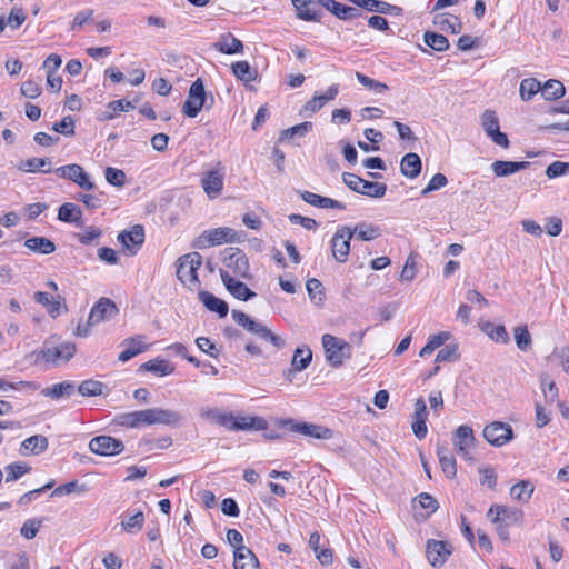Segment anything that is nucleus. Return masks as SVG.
Here are the masks:
<instances>
[{
	"label": "nucleus",
	"mask_w": 569,
	"mask_h": 569,
	"mask_svg": "<svg viewBox=\"0 0 569 569\" xmlns=\"http://www.w3.org/2000/svg\"><path fill=\"white\" fill-rule=\"evenodd\" d=\"M118 241L134 254L144 241V230L142 226L136 224L129 231H122L118 234Z\"/></svg>",
	"instance_id": "5701e85b"
},
{
	"label": "nucleus",
	"mask_w": 569,
	"mask_h": 569,
	"mask_svg": "<svg viewBox=\"0 0 569 569\" xmlns=\"http://www.w3.org/2000/svg\"><path fill=\"white\" fill-rule=\"evenodd\" d=\"M223 263L231 270L236 277H249V262L246 254L238 248H228L224 250Z\"/></svg>",
	"instance_id": "f3484780"
},
{
	"label": "nucleus",
	"mask_w": 569,
	"mask_h": 569,
	"mask_svg": "<svg viewBox=\"0 0 569 569\" xmlns=\"http://www.w3.org/2000/svg\"><path fill=\"white\" fill-rule=\"evenodd\" d=\"M569 173V162L555 161L546 169V176L549 179H555Z\"/></svg>",
	"instance_id": "774afa93"
},
{
	"label": "nucleus",
	"mask_w": 569,
	"mask_h": 569,
	"mask_svg": "<svg viewBox=\"0 0 569 569\" xmlns=\"http://www.w3.org/2000/svg\"><path fill=\"white\" fill-rule=\"evenodd\" d=\"M449 338L450 333L447 331L429 336L428 341L420 350L419 356L426 357L431 355L437 348L441 347L447 340H449Z\"/></svg>",
	"instance_id": "de8ad7c7"
},
{
	"label": "nucleus",
	"mask_w": 569,
	"mask_h": 569,
	"mask_svg": "<svg viewBox=\"0 0 569 569\" xmlns=\"http://www.w3.org/2000/svg\"><path fill=\"white\" fill-rule=\"evenodd\" d=\"M202 264V257L198 252L182 256L178 260L177 277L184 284L199 283L198 269Z\"/></svg>",
	"instance_id": "6e6552de"
},
{
	"label": "nucleus",
	"mask_w": 569,
	"mask_h": 569,
	"mask_svg": "<svg viewBox=\"0 0 569 569\" xmlns=\"http://www.w3.org/2000/svg\"><path fill=\"white\" fill-rule=\"evenodd\" d=\"M89 449L99 456H114L123 451L124 445L110 436H97L90 440Z\"/></svg>",
	"instance_id": "aec40b11"
},
{
	"label": "nucleus",
	"mask_w": 569,
	"mask_h": 569,
	"mask_svg": "<svg viewBox=\"0 0 569 569\" xmlns=\"http://www.w3.org/2000/svg\"><path fill=\"white\" fill-rule=\"evenodd\" d=\"M17 168L23 172L48 173L51 171V162L48 158H30L20 161Z\"/></svg>",
	"instance_id": "72a5a7b5"
},
{
	"label": "nucleus",
	"mask_w": 569,
	"mask_h": 569,
	"mask_svg": "<svg viewBox=\"0 0 569 569\" xmlns=\"http://www.w3.org/2000/svg\"><path fill=\"white\" fill-rule=\"evenodd\" d=\"M353 234L362 241L375 240L380 237L381 232L378 226H373L371 223H358L353 229Z\"/></svg>",
	"instance_id": "09e8293b"
},
{
	"label": "nucleus",
	"mask_w": 569,
	"mask_h": 569,
	"mask_svg": "<svg viewBox=\"0 0 569 569\" xmlns=\"http://www.w3.org/2000/svg\"><path fill=\"white\" fill-rule=\"evenodd\" d=\"M140 411L142 426L164 425L176 427L183 420V416L180 412L171 409L150 408Z\"/></svg>",
	"instance_id": "423d86ee"
},
{
	"label": "nucleus",
	"mask_w": 569,
	"mask_h": 569,
	"mask_svg": "<svg viewBox=\"0 0 569 569\" xmlns=\"http://www.w3.org/2000/svg\"><path fill=\"white\" fill-rule=\"evenodd\" d=\"M306 289L308 292V296L312 302H315L317 306H320L323 302L325 293H323V287L322 283L316 279L311 278L307 280Z\"/></svg>",
	"instance_id": "5fc2aeb1"
},
{
	"label": "nucleus",
	"mask_w": 569,
	"mask_h": 569,
	"mask_svg": "<svg viewBox=\"0 0 569 569\" xmlns=\"http://www.w3.org/2000/svg\"><path fill=\"white\" fill-rule=\"evenodd\" d=\"M452 553V546L447 541L428 540L426 546V555L432 567H441Z\"/></svg>",
	"instance_id": "412c9836"
},
{
	"label": "nucleus",
	"mask_w": 569,
	"mask_h": 569,
	"mask_svg": "<svg viewBox=\"0 0 569 569\" xmlns=\"http://www.w3.org/2000/svg\"><path fill=\"white\" fill-rule=\"evenodd\" d=\"M144 522V515L142 511L136 512L133 516L121 521V528L129 533L139 532Z\"/></svg>",
	"instance_id": "4d7b16f0"
},
{
	"label": "nucleus",
	"mask_w": 569,
	"mask_h": 569,
	"mask_svg": "<svg viewBox=\"0 0 569 569\" xmlns=\"http://www.w3.org/2000/svg\"><path fill=\"white\" fill-rule=\"evenodd\" d=\"M231 316L236 323L243 327L247 331L258 336L260 339L269 341L276 348L280 349L284 346V341L280 336L273 333L262 323L254 321L244 312L232 310Z\"/></svg>",
	"instance_id": "20e7f679"
},
{
	"label": "nucleus",
	"mask_w": 569,
	"mask_h": 569,
	"mask_svg": "<svg viewBox=\"0 0 569 569\" xmlns=\"http://www.w3.org/2000/svg\"><path fill=\"white\" fill-rule=\"evenodd\" d=\"M234 569H260L259 560L246 546L237 547L234 550Z\"/></svg>",
	"instance_id": "a878e982"
},
{
	"label": "nucleus",
	"mask_w": 569,
	"mask_h": 569,
	"mask_svg": "<svg viewBox=\"0 0 569 569\" xmlns=\"http://www.w3.org/2000/svg\"><path fill=\"white\" fill-rule=\"evenodd\" d=\"M198 298L207 309L217 312L220 318H224L228 315L229 308L224 300L217 298L208 291H200Z\"/></svg>",
	"instance_id": "c85d7f7f"
},
{
	"label": "nucleus",
	"mask_w": 569,
	"mask_h": 569,
	"mask_svg": "<svg viewBox=\"0 0 569 569\" xmlns=\"http://www.w3.org/2000/svg\"><path fill=\"white\" fill-rule=\"evenodd\" d=\"M54 173L61 179L72 181L81 189L92 190L94 188V183L91 181L90 176L80 164L71 163L59 167L54 170Z\"/></svg>",
	"instance_id": "2eb2a0df"
},
{
	"label": "nucleus",
	"mask_w": 569,
	"mask_h": 569,
	"mask_svg": "<svg viewBox=\"0 0 569 569\" xmlns=\"http://www.w3.org/2000/svg\"><path fill=\"white\" fill-rule=\"evenodd\" d=\"M435 24H437L442 31H450L451 33H459L462 30L461 21L448 13L438 14L433 19Z\"/></svg>",
	"instance_id": "37998d69"
},
{
	"label": "nucleus",
	"mask_w": 569,
	"mask_h": 569,
	"mask_svg": "<svg viewBox=\"0 0 569 569\" xmlns=\"http://www.w3.org/2000/svg\"><path fill=\"white\" fill-rule=\"evenodd\" d=\"M33 298L36 302L47 307L52 318L59 316L62 309L67 310V307L61 305L60 298L58 300L51 299L47 292L37 291Z\"/></svg>",
	"instance_id": "58836bf2"
},
{
	"label": "nucleus",
	"mask_w": 569,
	"mask_h": 569,
	"mask_svg": "<svg viewBox=\"0 0 569 569\" xmlns=\"http://www.w3.org/2000/svg\"><path fill=\"white\" fill-rule=\"evenodd\" d=\"M233 74L241 81L250 82L256 80L257 71L247 61H238L231 66Z\"/></svg>",
	"instance_id": "8fccbe9b"
},
{
	"label": "nucleus",
	"mask_w": 569,
	"mask_h": 569,
	"mask_svg": "<svg viewBox=\"0 0 569 569\" xmlns=\"http://www.w3.org/2000/svg\"><path fill=\"white\" fill-rule=\"evenodd\" d=\"M24 247L41 254H50L56 251V244L46 237H31L24 241Z\"/></svg>",
	"instance_id": "f704fd0d"
},
{
	"label": "nucleus",
	"mask_w": 569,
	"mask_h": 569,
	"mask_svg": "<svg viewBox=\"0 0 569 569\" xmlns=\"http://www.w3.org/2000/svg\"><path fill=\"white\" fill-rule=\"evenodd\" d=\"M342 180L345 184L355 192L371 198H382L387 191V186L385 183L367 181L355 173H343Z\"/></svg>",
	"instance_id": "0eeeda50"
},
{
	"label": "nucleus",
	"mask_w": 569,
	"mask_h": 569,
	"mask_svg": "<svg viewBox=\"0 0 569 569\" xmlns=\"http://www.w3.org/2000/svg\"><path fill=\"white\" fill-rule=\"evenodd\" d=\"M423 40L427 46L439 52L446 51L449 48L448 39L439 33L427 31Z\"/></svg>",
	"instance_id": "6e6d98bb"
},
{
	"label": "nucleus",
	"mask_w": 569,
	"mask_h": 569,
	"mask_svg": "<svg viewBox=\"0 0 569 569\" xmlns=\"http://www.w3.org/2000/svg\"><path fill=\"white\" fill-rule=\"evenodd\" d=\"M312 360V352L309 348H297L293 352L291 367L293 371L305 370Z\"/></svg>",
	"instance_id": "a18cd8bd"
},
{
	"label": "nucleus",
	"mask_w": 569,
	"mask_h": 569,
	"mask_svg": "<svg viewBox=\"0 0 569 569\" xmlns=\"http://www.w3.org/2000/svg\"><path fill=\"white\" fill-rule=\"evenodd\" d=\"M279 426L289 427L292 432L308 438L328 440L332 438V430L316 423L297 422L293 419L280 420Z\"/></svg>",
	"instance_id": "9b49d317"
},
{
	"label": "nucleus",
	"mask_w": 569,
	"mask_h": 569,
	"mask_svg": "<svg viewBox=\"0 0 569 569\" xmlns=\"http://www.w3.org/2000/svg\"><path fill=\"white\" fill-rule=\"evenodd\" d=\"M486 332L492 340L503 343V345L508 343L510 340L509 335H508L505 326H502V325L495 326V325L488 323L486 326Z\"/></svg>",
	"instance_id": "0e129e2a"
},
{
	"label": "nucleus",
	"mask_w": 569,
	"mask_h": 569,
	"mask_svg": "<svg viewBox=\"0 0 569 569\" xmlns=\"http://www.w3.org/2000/svg\"><path fill=\"white\" fill-rule=\"evenodd\" d=\"M529 166L530 162L528 161L496 160L491 163V170L497 178H505L521 170H525Z\"/></svg>",
	"instance_id": "393cba45"
},
{
	"label": "nucleus",
	"mask_w": 569,
	"mask_h": 569,
	"mask_svg": "<svg viewBox=\"0 0 569 569\" xmlns=\"http://www.w3.org/2000/svg\"><path fill=\"white\" fill-rule=\"evenodd\" d=\"M146 339L147 338L143 335H138L126 339L122 342L124 349L118 356L119 361L126 362L134 356L143 352L147 349Z\"/></svg>",
	"instance_id": "b1692460"
},
{
	"label": "nucleus",
	"mask_w": 569,
	"mask_h": 569,
	"mask_svg": "<svg viewBox=\"0 0 569 569\" xmlns=\"http://www.w3.org/2000/svg\"><path fill=\"white\" fill-rule=\"evenodd\" d=\"M481 127L488 138L491 139V141L503 148L508 149L510 146V141L506 133L500 131V124L497 113L493 110H486L481 114Z\"/></svg>",
	"instance_id": "9d476101"
},
{
	"label": "nucleus",
	"mask_w": 569,
	"mask_h": 569,
	"mask_svg": "<svg viewBox=\"0 0 569 569\" xmlns=\"http://www.w3.org/2000/svg\"><path fill=\"white\" fill-rule=\"evenodd\" d=\"M513 338L517 347L521 351H527L531 348L532 339L526 325L518 326L513 329Z\"/></svg>",
	"instance_id": "864d4df0"
},
{
	"label": "nucleus",
	"mask_w": 569,
	"mask_h": 569,
	"mask_svg": "<svg viewBox=\"0 0 569 569\" xmlns=\"http://www.w3.org/2000/svg\"><path fill=\"white\" fill-rule=\"evenodd\" d=\"M230 422L227 430L230 431H261L268 428V421L258 416H234L230 412Z\"/></svg>",
	"instance_id": "a211bd4d"
},
{
	"label": "nucleus",
	"mask_w": 569,
	"mask_h": 569,
	"mask_svg": "<svg viewBox=\"0 0 569 569\" xmlns=\"http://www.w3.org/2000/svg\"><path fill=\"white\" fill-rule=\"evenodd\" d=\"M539 383L546 401L548 403L555 402L559 396V390L553 379L547 372H541Z\"/></svg>",
	"instance_id": "79ce46f5"
},
{
	"label": "nucleus",
	"mask_w": 569,
	"mask_h": 569,
	"mask_svg": "<svg viewBox=\"0 0 569 569\" xmlns=\"http://www.w3.org/2000/svg\"><path fill=\"white\" fill-rule=\"evenodd\" d=\"M535 487L529 480H521L511 487L510 496L521 503H527Z\"/></svg>",
	"instance_id": "ea45409f"
},
{
	"label": "nucleus",
	"mask_w": 569,
	"mask_h": 569,
	"mask_svg": "<svg viewBox=\"0 0 569 569\" xmlns=\"http://www.w3.org/2000/svg\"><path fill=\"white\" fill-rule=\"evenodd\" d=\"M119 312L117 305L109 298H100L91 308L86 323H79L74 336L86 338L90 335L91 328L103 321L113 319Z\"/></svg>",
	"instance_id": "f03ea898"
},
{
	"label": "nucleus",
	"mask_w": 569,
	"mask_h": 569,
	"mask_svg": "<svg viewBox=\"0 0 569 569\" xmlns=\"http://www.w3.org/2000/svg\"><path fill=\"white\" fill-rule=\"evenodd\" d=\"M352 237L353 231L349 226H341L333 233L330 241V248L332 257L337 262L343 263L347 261Z\"/></svg>",
	"instance_id": "1a4fd4ad"
},
{
	"label": "nucleus",
	"mask_w": 569,
	"mask_h": 569,
	"mask_svg": "<svg viewBox=\"0 0 569 569\" xmlns=\"http://www.w3.org/2000/svg\"><path fill=\"white\" fill-rule=\"evenodd\" d=\"M224 167L219 162L201 177V187L209 199H216L223 190Z\"/></svg>",
	"instance_id": "4468645a"
},
{
	"label": "nucleus",
	"mask_w": 569,
	"mask_h": 569,
	"mask_svg": "<svg viewBox=\"0 0 569 569\" xmlns=\"http://www.w3.org/2000/svg\"><path fill=\"white\" fill-rule=\"evenodd\" d=\"M81 217V209L72 203H63L58 210V219L63 222H74Z\"/></svg>",
	"instance_id": "603ef678"
},
{
	"label": "nucleus",
	"mask_w": 569,
	"mask_h": 569,
	"mask_svg": "<svg viewBox=\"0 0 569 569\" xmlns=\"http://www.w3.org/2000/svg\"><path fill=\"white\" fill-rule=\"evenodd\" d=\"M239 240L238 233L228 227H221L203 231L193 243L194 248L206 249L222 243H233Z\"/></svg>",
	"instance_id": "39448f33"
},
{
	"label": "nucleus",
	"mask_w": 569,
	"mask_h": 569,
	"mask_svg": "<svg viewBox=\"0 0 569 569\" xmlns=\"http://www.w3.org/2000/svg\"><path fill=\"white\" fill-rule=\"evenodd\" d=\"M78 391L84 397L100 396L103 392V383L97 380H86L79 385Z\"/></svg>",
	"instance_id": "bf43d9fd"
},
{
	"label": "nucleus",
	"mask_w": 569,
	"mask_h": 569,
	"mask_svg": "<svg viewBox=\"0 0 569 569\" xmlns=\"http://www.w3.org/2000/svg\"><path fill=\"white\" fill-rule=\"evenodd\" d=\"M76 343L64 341L60 345H44L40 350L32 353L33 362L44 368H54L68 362L76 353Z\"/></svg>",
	"instance_id": "f257e3e1"
},
{
	"label": "nucleus",
	"mask_w": 569,
	"mask_h": 569,
	"mask_svg": "<svg viewBox=\"0 0 569 569\" xmlns=\"http://www.w3.org/2000/svg\"><path fill=\"white\" fill-rule=\"evenodd\" d=\"M220 276L223 284L234 298L247 301L256 296V293L249 289L246 283L236 280L229 271L221 270Z\"/></svg>",
	"instance_id": "4be33fe9"
},
{
	"label": "nucleus",
	"mask_w": 569,
	"mask_h": 569,
	"mask_svg": "<svg viewBox=\"0 0 569 569\" xmlns=\"http://www.w3.org/2000/svg\"><path fill=\"white\" fill-rule=\"evenodd\" d=\"M311 129H312L311 122L306 121V122L299 123V124L293 126L287 130H283L281 132L280 140H290V139L295 138L296 136L305 137Z\"/></svg>",
	"instance_id": "680f3d73"
},
{
	"label": "nucleus",
	"mask_w": 569,
	"mask_h": 569,
	"mask_svg": "<svg viewBox=\"0 0 569 569\" xmlns=\"http://www.w3.org/2000/svg\"><path fill=\"white\" fill-rule=\"evenodd\" d=\"M48 439L47 437L42 435H36L27 438L23 440L21 448L26 452H22V455L31 453V455H40L48 449Z\"/></svg>",
	"instance_id": "c9c22d12"
},
{
	"label": "nucleus",
	"mask_w": 569,
	"mask_h": 569,
	"mask_svg": "<svg viewBox=\"0 0 569 569\" xmlns=\"http://www.w3.org/2000/svg\"><path fill=\"white\" fill-rule=\"evenodd\" d=\"M538 92H541V83L536 78H527L521 81L519 93L523 101L531 100Z\"/></svg>",
	"instance_id": "3c124183"
},
{
	"label": "nucleus",
	"mask_w": 569,
	"mask_h": 569,
	"mask_svg": "<svg viewBox=\"0 0 569 569\" xmlns=\"http://www.w3.org/2000/svg\"><path fill=\"white\" fill-rule=\"evenodd\" d=\"M141 411H133L128 413H121L116 417V422L119 426L128 428H139L142 426Z\"/></svg>",
	"instance_id": "052dcab7"
},
{
	"label": "nucleus",
	"mask_w": 569,
	"mask_h": 569,
	"mask_svg": "<svg viewBox=\"0 0 569 569\" xmlns=\"http://www.w3.org/2000/svg\"><path fill=\"white\" fill-rule=\"evenodd\" d=\"M199 415L202 419L217 423L226 429L230 422V412H224L218 408L203 407L200 409Z\"/></svg>",
	"instance_id": "e433bc0d"
},
{
	"label": "nucleus",
	"mask_w": 569,
	"mask_h": 569,
	"mask_svg": "<svg viewBox=\"0 0 569 569\" xmlns=\"http://www.w3.org/2000/svg\"><path fill=\"white\" fill-rule=\"evenodd\" d=\"M356 78L362 86L372 90L376 93L381 94V93H385L386 91H388V89H389V87L386 83L379 82L375 79H371L360 72H356Z\"/></svg>",
	"instance_id": "e2e57ef3"
},
{
	"label": "nucleus",
	"mask_w": 569,
	"mask_h": 569,
	"mask_svg": "<svg viewBox=\"0 0 569 569\" xmlns=\"http://www.w3.org/2000/svg\"><path fill=\"white\" fill-rule=\"evenodd\" d=\"M321 341L326 360L330 366L338 368L346 359L351 358L352 347L347 341L329 333L323 335Z\"/></svg>",
	"instance_id": "7ed1b4c3"
},
{
	"label": "nucleus",
	"mask_w": 569,
	"mask_h": 569,
	"mask_svg": "<svg viewBox=\"0 0 569 569\" xmlns=\"http://www.w3.org/2000/svg\"><path fill=\"white\" fill-rule=\"evenodd\" d=\"M104 177L108 183L114 187H123L126 183V173L121 169L107 167L104 170Z\"/></svg>",
	"instance_id": "338daca9"
},
{
	"label": "nucleus",
	"mask_w": 569,
	"mask_h": 569,
	"mask_svg": "<svg viewBox=\"0 0 569 569\" xmlns=\"http://www.w3.org/2000/svg\"><path fill=\"white\" fill-rule=\"evenodd\" d=\"M6 481H14L23 475L28 473L30 467L27 463H11L6 467Z\"/></svg>",
	"instance_id": "69168bd1"
},
{
	"label": "nucleus",
	"mask_w": 569,
	"mask_h": 569,
	"mask_svg": "<svg viewBox=\"0 0 569 569\" xmlns=\"http://www.w3.org/2000/svg\"><path fill=\"white\" fill-rule=\"evenodd\" d=\"M206 100L204 86L201 79H197L189 89L188 98L183 103L182 112L194 118L201 111Z\"/></svg>",
	"instance_id": "dca6fc26"
},
{
	"label": "nucleus",
	"mask_w": 569,
	"mask_h": 569,
	"mask_svg": "<svg viewBox=\"0 0 569 569\" xmlns=\"http://www.w3.org/2000/svg\"><path fill=\"white\" fill-rule=\"evenodd\" d=\"M421 160L417 153H407L403 156L400 162V171L401 173L410 179L417 178L421 172Z\"/></svg>",
	"instance_id": "7c9ffc66"
},
{
	"label": "nucleus",
	"mask_w": 569,
	"mask_h": 569,
	"mask_svg": "<svg viewBox=\"0 0 569 569\" xmlns=\"http://www.w3.org/2000/svg\"><path fill=\"white\" fill-rule=\"evenodd\" d=\"M477 439L473 430L467 425H462L452 433V445L457 453L463 459L471 460V451L475 449Z\"/></svg>",
	"instance_id": "f8f14e48"
},
{
	"label": "nucleus",
	"mask_w": 569,
	"mask_h": 569,
	"mask_svg": "<svg viewBox=\"0 0 569 569\" xmlns=\"http://www.w3.org/2000/svg\"><path fill=\"white\" fill-rule=\"evenodd\" d=\"M213 48L226 54L241 53L243 51L242 42L231 33L223 34L219 41L213 43Z\"/></svg>",
	"instance_id": "2f4dec72"
},
{
	"label": "nucleus",
	"mask_w": 569,
	"mask_h": 569,
	"mask_svg": "<svg viewBox=\"0 0 569 569\" xmlns=\"http://www.w3.org/2000/svg\"><path fill=\"white\" fill-rule=\"evenodd\" d=\"M297 16L307 21H316L320 17L319 0H292Z\"/></svg>",
	"instance_id": "bb28decb"
},
{
	"label": "nucleus",
	"mask_w": 569,
	"mask_h": 569,
	"mask_svg": "<svg viewBox=\"0 0 569 569\" xmlns=\"http://www.w3.org/2000/svg\"><path fill=\"white\" fill-rule=\"evenodd\" d=\"M136 108V104L126 99L114 100L108 103L106 111L100 116L101 120H112L119 112L129 111Z\"/></svg>",
	"instance_id": "4c0bfd02"
},
{
	"label": "nucleus",
	"mask_w": 569,
	"mask_h": 569,
	"mask_svg": "<svg viewBox=\"0 0 569 569\" xmlns=\"http://www.w3.org/2000/svg\"><path fill=\"white\" fill-rule=\"evenodd\" d=\"M356 6L363 8L371 12L387 13L391 6L387 2L379 0H350Z\"/></svg>",
	"instance_id": "13d9d810"
},
{
	"label": "nucleus",
	"mask_w": 569,
	"mask_h": 569,
	"mask_svg": "<svg viewBox=\"0 0 569 569\" xmlns=\"http://www.w3.org/2000/svg\"><path fill=\"white\" fill-rule=\"evenodd\" d=\"M319 2L339 19L347 20L359 16V11L356 8L345 6L335 0H319Z\"/></svg>",
	"instance_id": "473e14b6"
},
{
	"label": "nucleus",
	"mask_w": 569,
	"mask_h": 569,
	"mask_svg": "<svg viewBox=\"0 0 569 569\" xmlns=\"http://www.w3.org/2000/svg\"><path fill=\"white\" fill-rule=\"evenodd\" d=\"M140 369L153 372L160 377L171 375L174 371L173 365H171L168 360L159 358L142 363Z\"/></svg>",
	"instance_id": "a19ab883"
},
{
	"label": "nucleus",
	"mask_w": 569,
	"mask_h": 569,
	"mask_svg": "<svg viewBox=\"0 0 569 569\" xmlns=\"http://www.w3.org/2000/svg\"><path fill=\"white\" fill-rule=\"evenodd\" d=\"M301 198L308 204L317 207V208L340 209V210L346 209V206L342 202L337 201L331 198H328V197H323V196L310 192V191L301 192Z\"/></svg>",
	"instance_id": "cd10ccee"
},
{
	"label": "nucleus",
	"mask_w": 569,
	"mask_h": 569,
	"mask_svg": "<svg viewBox=\"0 0 569 569\" xmlns=\"http://www.w3.org/2000/svg\"><path fill=\"white\" fill-rule=\"evenodd\" d=\"M566 93L562 82L556 79H549L541 86V96L549 101L557 100Z\"/></svg>",
	"instance_id": "c03bdc74"
},
{
	"label": "nucleus",
	"mask_w": 569,
	"mask_h": 569,
	"mask_svg": "<svg viewBox=\"0 0 569 569\" xmlns=\"http://www.w3.org/2000/svg\"><path fill=\"white\" fill-rule=\"evenodd\" d=\"M487 517L493 523L519 525L522 522L523 512L517 508H510L502 505H492L487 512Z\"/></svg>",
	"instance_id": "6ab92c4d"
},
{
	"label": "nucleus",
	"mask_w": 569,
	"mask_h": 569,
	"mask_svg": "<svg viewBox=\"0 0 569 569\" xmlns=\"http://www.w3.org/2000/svg\"><path fill=\"white\" fill-rule=\"evenodd\" d=\"M74 392V385L69 381H63L60 383H56L50 388H46L42 390V393L46 397H50L52 399H58L61 397H69Z\"/></svg>",
	"instance_id": "49530a36"
},
{
	"label": "nucleus",
	"mask_w": 569,
	"mask_h": 569,
	"mask_svg": "<svg viewBox=\"0 0 569 569\" xmlns=\"http://www.w3.org/2000/svg\"><path fill=\"white\" fill-rule=\"evenodd\" d=\"M437 456L439 459V463L442 472L450 479L455 478L457 475V463L452 453L445 446H437Z\"/></svg>",
	"instance_id": "c756f323"
},
{
	"label": "nucleus",
	"mask_w": 569,
	"mask_h": 569,
	"mask_svg": "<svg viewBox=\"0 0 569 569\" xmlns=\"http://www.w3.org/2000/svg\"><path fill=\"white\" fill-rule=\"evenodd\" d=\"M483 438L495 447H502L513 439V430L509 423L493 421L485 426Z\"/></svg>",
	"instance_id": "ddd939ff"
}]
</instances>
